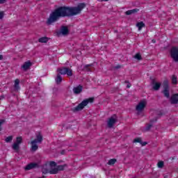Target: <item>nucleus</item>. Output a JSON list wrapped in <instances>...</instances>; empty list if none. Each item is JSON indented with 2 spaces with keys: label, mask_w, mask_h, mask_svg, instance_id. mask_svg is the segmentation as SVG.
<instances>
[{
  "label": "nucleus",
  "mask_w": 178,
  "mask_h": 178,
  "mask_svg": "<svg viewBox=\"0 0 178 178\" xmlns=\"http://www.w3.org/2000/svg\"><path fill=\"white\" fill-rule=\"evenodd\" d=\"M86 8V3H81L77 7H60L53 11L47 19V24H52L56 22L59 17H65V16H74L79 15L83 9Z\"/></svg>",
  "instance_id": "1"
},
{
  "label": "nucleus",
  "mask_w": 178,
  "mask_h": 178,
  "mask_svg": "<svg viewBox=\"0 0 178 178\" xmlns=\"http://www.w3.org/2000/svg\"><path fill=\"white\" fill-rule=\"evenodd\" d=\"M65 166L57 165L55 161H47L42 167V172L44 175L50 173V175H56L59 170H63Z\"/></svg>",
  "instance_id": "2"
},
{
  "label": "nucleus",
  "mask_w": 178,
  "mask_h": 178,
  "mask_svg": "<svg viewBox=\"0 0 178 178\" xmlns=\"http://www.w3.org/2000/svg\"><path fill=\"white\" fill-rule=\"evenodd\" d=\"M42 143V135L38 133L36 135V138L31 142V151H36L38 149V144Z\"/></svg>",
  "instance_id": "3"
},
{
  "label": "nucleus",
  "mask_w": 178,
  "mask_h": 178,
  "mask_svg": "<svg viewBox=\"0 0 178 178\" xmlns=\"http://www.w3.org/2000/svg\"><path fill=\"white\" fill-rule=\"evenodd\" d=\"M91 102H94V99L92 97L83 100L76 107L73 108L74 112H79V111L84 109L85 106H87V105H88L90 103L91 104Z\"/></svg>",
  "instance_id": "4"
},
{
  "label": "nucleus",
  "mask_w": 178,
  "mask_h": 178,
  "mask_svg": "<svg viewBox=\"0 0 178 178\" xmlns=\"http://www.w3.org/2000/svg\"><path fill=\"white\" fill-rule=\"evenodd\" d=\"M145 106H147V100L143 99L140 101L136 106V112L138 113H141V112L145 109Z\"/></svg>",
  "instance_id": "5"
},
{
  "label": "nucleus",
  "mask_w": 178,
  "mask_h": 178,
  "mask_svg": "<svg viewBox=\"0 0 178 178\" xmlns=\"http://www.w3.org/2000/svg\"><path fill=\"white\" fill-rule=\"evenodd\" d=\"M23 142V138L21 136L17 137L15 143L13 145V149L16 152H19V149L20 148V145Z\"/></svg>",
  "instance_id": "6"
},
{
  "label": "nucleus",
  "mask_w": 178,
  "mask_h": 178,
  "mask_svg": "<svg viewBox=\"0 0 178 178\" xmlns=\"http://www.w3.org/2000/svg\"><path fill=\"white\" fill-rule=\"evenodd\" d=\"M58 73L60 74H67V76H72L73 75V72L70 68H59L57 70Z\"/></svg>",
  "instance_id": "7"
},
{
  "label": "nucleus",
  "mask_w": 178,
  "mask_h": 178,
  "mask_svg": "<svg viewBox=\"0 0 178 178\" xmlns=\"http://www.w3.org/2000/svg\"><path fill=\"white\" fill-rule=\"evenodd\" d=\"M170 54L173 60H175V62H178V48L176 47H172L171 49Z\"/></svg>",
  "instance_id": "8"
},
{
  "label": "nucleus",
  "mask_w": 178,
  "mask_h": 178,
  "mask_svg": "<svg viewBox=\"0 0 178 178\" xmlns=\"http://www.w3.org/2000/svg\"><path fill=\"white\" fill-rule=\"evenodd\" d=\"M163 94L166 98H169L170 95H169V82L168 81H164V85H163Z\"/></svg>",
  "instance_id": "9"
},
{
  "label": "nucleus",
  "mask_w": 178,
  "mask_h": 178,
  "mask_svg": "<svg viewBox=\"0 0 178 178\" xmlns=\"http://www.w3.org/2000/svg\"><path fill=\"white\" fill-rule=\"evenodd\" d=\"M118 120V118L116 115H113L111 118H110L107 122V124L108 127H113V125L115 123H116V121Z\"/></svg>",
  "instance_id": "10"
},
{
  "label": "nucleus",
  "mask_w": 178,
  "mask_h": 178,
  "mask_svg": "<svg viewBox=\"0 0 178 178\" xmlns=\"http://www.w3.org/2000/svg\"><path fill=\"white\" fill-rule=\"evenodd\" d=\"M34 168H38V163H31L28 164L25 168V170H31V169H34Z\"/></svg>",
  "instance_id": "11"
},
{
  "label": "nucleus",
  "mask_w": 178,
  "mask_h": 178,
  "mask_svg": "<svg viewBox=\"0 0 178 178\" xmlns=\"http://www.w3.org/2000/svg\"><path fill=\"white\" fill-rule=\"evenodd\" d=\"M33 65L31 62L30 61H26L22 65V69L24 71L29 70L30 69V67Z\"/></svg>",
  "instance_id": "12"
},
{
  "label": "nucleus",
  "mask_w": 178,
  "mask_h": 178,
  "mask_svg": "<svg viewBox=\"0 0 178 178\" xmlns=\"http://www.w3.org/2000/svg\"><path fill=\"white\" fill-rule=\"evenodd\" d=\"M73 91L74 94H80V92L83 91V86H79L74 87L73 88Z\"/></svg>",
  "instance_id": "13"
},
{
  "label": "nucleus",
  "mask_w": 178,
  "mask_h": 178,
  "mask_svg": "<svg viewBox=\"0 0 178 178\" xmlns=\"http://www.w3.org/2000/svg\"><path fill=\"white\" fill-rule=\"evenodd\" d=\"M134 143H139L142 147H144V145H147V142H143L141 140V138H136L134 140Z\"/></svg>",
  "instance_id": "14"
},
{
  "label": "nucleus",
  "mask_w": 178,
  "mask_h": 178,
  "mask_svg": "<svg viewBox=\"0 0 178 178\" xmlns=\"http://www.w3.org/2000/svg\"><path fill=\"white\" fill-rule=\"evenodd\" d=\"M172 104H178V95L175 94L171 97Z\"/></svg>",
  "instance_id": "15"
},
{
  "label": "nucleus",
  "mask_w": 178,
  "mask_h": 178,
  "mask_svg": "<svg viewBox=\"0 0 178 178\" xmlns=\"http://www.w3.org/2000/svg\"><path fill=\"white\" fill-rule=\"evenodd\" d=\"M67 33H69V30L67 29V27L66 26L61 27L60 34H62L63 35H66Z\"/></svg>",
  "instance_id": "16"
},
{
  "label": "nucleus",
  "mask_w": 178,
  "mask_h": 178,
  "mask_svg": "<svg viewBox=\"0 0 178 178\" xmlns=\"http://www.w3.org/2000/svg\"><path fill=\"white\" fill-rule=\"evenodd\" d=\"M138 12V9L134 8L133 10H129L125 13L127 15H133V13H137Z\"/></svg>",
  "instance_id": "17"
},
{
  "label": "nucleus",
  "mask_w": 178,
  "mask_h": 178,
  "mask_svg": "<svg viewBox=\"0 0 178 178\" xmlns=\"http://www.w3.org/2000/svg\"><path fill=\"white\" fill-rule=\"evenodd\" d=\"M136 27H138L139 31L143 29V27H145V24H144V22H138L136 24Z\"/></svg>",
  "instance_id": "18"
},
{
  "label": "nucleus",
  "mask_w": 178,
  "mask_h": 178,
  "mask_svg": "<svg viewBox=\"0 0 178 178\" xmlns=\"http://www.w3.org/2000/svg\"><path fill=\"white\" fill-rule=\"evenodd\" d=\"M161 87V83L158 82H154L153 83V89H154L156 91L159 90Z\"/></svg>",
  "instance_id": "19"
},
{
  "label": "nucleus",
  "mask_w": 178,
  "mask_h": 178,
  "mask_svg": "<svg viewBox=\"0 0 178 178\" xmlns=\"http://www.w3.org/2000/svg\"><path fill=\"white\" fill-rule=\"evenodd\" d=\"M56 83L57 84H60L62 83V76L59 74H57V76L56 78Z\"/></svg>",
  "instance_id": "20"
},
{
  "label": "nucleus",
  "mask_w": 178,
  "mask_h": 178,
  "mask_svg": "<svg viewBox=\"0 0 178 178\" xmlns=\"http://www.w3.org/2000/svg\"><path fill=\"white\" fill-rule=\"evenodd\" d=\"M48 38L47 37H42L39 38L38 41L39 42H42V43H45V42H48Z\"/></svg>",
  "instance_id": "21"
},
{
  "label": "nucleus",
  "mask_w": 178,
  "mask_h": 178,
  "mask_svg": "<svg viewBox=\"0 0 178 178\" xmlns=\"http://www.w3.org/2000/svg\"><path fill=\"white\" fill-rule=\"evenodd\" d=\"M116 159H111L108 161V165H115L116 163Z\"/></svg>",
  "instance_id": "22"
},
{
  "label": "nucleus",
  "mask_w": 178,
  "mask_h": 178,
  "mask_svg": "<svg viewBox=\"0 0 178 178\" xmlns=\"http://www.w3.org/2000/svg\"><path fill=\"white\" fill-rule=\"evenodd\" d=\"M20 83V81H19V79H16L15 81V90H19V83Z\"/></svg>",
  "instance_id": "23"
},
{
  "label": "nucleus",
  "mask_w": 178,
  "mask_h": 178,
  "mask_svg": "<svg viewBox=\"0 0 178 178\" xmlns=\"http://www.w3.org/2000/svg\"><path fill=\"white\" fill-rule=\"evenodd\" d=\"M172 84H177V77H176V76L173 75L172 76Z\"/></svg>",
  "instance_id": "24"
},
{
  "label": "nucleus",
  "mask_w": 178,
  "mask_h": 178,
  "mask_svg": "<svg viewBox=\"0 0 178 178\" xmlns=\"http://www.w3.org/2000/svg\"><path fill=\"white\" fill-rule=\"evenodd\" d=\"M12 140H13V136H10L6 138L5 141H6V143H11Z\"/></svg>",
  "instance_id": "25"
},
{
  "label": "nucleus",
  "mask_w": 178,
  "mask_h": 178,
  "mask_svg": "<svg viewBox=\"0 0 178 178\" xmlns=\"http://www.w3.org/2000/svg\"><path fill=\"white\" fill-rule=\"evenodd\" d=\"M135 59H137V60H141V54H140V53H137L135 56H134Z\"/></svg>",
  "instance_id": "26"
},
{
  "label": "nucleus",
  "mask_w": 178,
  "mask_h": 178,
  "mask_svg": "<svg viewBox=\"0 0 178 178\" xmlns=\"http://www.w3.org/2000/svg\"><path fill=\"white\" fill-rule=\"evenodd\" d=\"M151 127H152V124H148L146 127L145 128V131H148V130H149L151 129Z\"/></svg>",
  "instance_id": "27"
},
{
  "label": "nucleus",
  "mask_w": 178,
  "mask_h": 178,
  "mask_svg": "<svg viewBox=\"0 0 178 178\" xmlns=\"http://www.w3.org/2000/svg\"><path fill=\"white\" fill-rule=\"evenodd\" d=\"M158 168H163V161H159L157 163Z\"/></svg>",
  "instance_id": "28"
},
{
  "label": "nucleus",
  "mask_w": 178,
  "mask_h": 178,
  "mask_svg": "<svg viewBox=\"0 0 178 178\" xmlns=\"http://www.w3.org/2000/svg\"><path fill=\"white\" fill-rule=\"evenodd\" d=\"M3 123H5V120H0V131H1V130H2V124H3Z\"/></svg>",
  "instance_id": "29"
},
{
  "label": "nucleus",
  "mask_w": 178,
  "mask_h": 178,
  "mask_svg": "<svg viewBox=\"0 0 178 178\" xmlns=\"http://www.w3.org/2000/svg\"><path fill=\"white\" fill-rule=\"evenodd\" d=\"M3 16H5V14L3 13V12L1 11L0 12V20H2V19H3Z\"/></svg>",
  "instance_id": "30"
},
{
  "label": "nucleus",
  "mask_w": 178,
  "mask_h": 178,
  "mask_svg": "<svg viewBox=\"0 0 178 178\" xmlns=\"http://www.w3.org/2000/svg\"><path fill=\"white\" fill-rule=\"evenodd\" d=\"M8 0H0V3H5Z\"/></svg>",
  "instance_id": "31"
},
{
  "label": "nucleus",
  "mask_w": 178,
  "mask_h": 178,
  "mask_svg": "<svg viewBox=\"0 0 178 178\" xmlns=\"http://www.w3.org/2000/svg\"><path fill=\"white\" fill-rule=\"evenodd\" d=\"M101 2H108L109 0H99Z\"/></svg>",
  "instance_id": "32"
},
{
  "label": "nucleus",
  "mask_w": 178,
  "mask_h": 178,
  "mask_svg": "<svg viewBox=\"0 0 178 178\" xmlns=\"http://www.w3.org/2000/svg\"><path fill=\"white\" fill-rule=\"evenodd\" d=\"M3 59V56L2 55H0V60H2Z\"/></svg>",
  "instance_id": "33"
},
{
  "label": "nucleus",
  "mask_w": 178,
  "mask_h": 178,
  "mask_svg": "<svg viewBox=\"0 0 178 178\" xmlns=\"http://www.w3.org/2000/svg\"><path fill=\"white\" fill-rule=\"evenodd\" d=\"M127 88H130V87H131V85H130L129 83L127 86Z\"/></svg>",
  "instance_id": "34"
},
{
  "label": "nucleus",
  "mask_w": 178,
  "mask_h": 178,
  "mask_svg": "<svg viewBox=\"0 0 178 178\" xmlns=\"http://www.w3.org/2000/svg\"><path fill=\"white\" fill-rule=\"evenodd\" d=\"M152 42H153V44H155L156 42L155 40H152Z\"/></svg>",
  "instance_id": "35"
},
{
  "label": "nucleus",
  "mask_w": 178,
  "mask_h": 178,
  "mask_svg": "<svg viewBox=\"0 0 178 178\" xmlns=\"http://www.w3.org/2000/svg\"><path fill=\"white\" fill-rule=\"evenodd\" d=\"M1 99H3V97L1 96V97H0V100H1Z\"/></svg>",
  "instance_id": "36"
},
{
  "label": "nucleus",
  "mask_w": 178,
  "mask_h": 178,
  "mask_svg": "<svg viewBox=\"0 0 178 178\" xmlns=\"http://www.w3.org/2000/svg\"><path fill=\"white\" fill-rule=\"evenodd\" d=\"M62 154H65V151H63V152H62Z\"/></svg>",
  "instance_id": "37"
}]
</instances>
